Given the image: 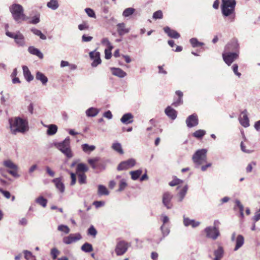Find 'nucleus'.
I'll return each instance as SVG.
<instances>
[{
	"label": "nucleus",
	"instance_id": "9d476101",
	"mask_svg": "<svg viewBox=\"0 0 260 260\" xmlns=\"http://www.w3.org/2000/svg\"><path fill=\"white\" fill-rule=\"evenodd\" d=\"M238 57V53L236 52H223L222 57L224 62L230 66Z\"/></svg>",
	"mask_w": 260,
	"mask_h": 260
},
{
	"label": "nucleus",
	"instance_id": "c756f323",
	"mask_svg": "<svg viewBox=\"0 0 260 260\" xmlns=\"http://www.w3.org/2000/svg\"><path fill=\"white\" fill-rule=\"evenodd\" d=\"M36 78L37 80L40 81L43 85H45L48 82L47 77L40 72H37Z\"/></svg>",
	"mask_w": 260,
	"mask_h": 260
},
{
	"label": "nucleus",
	"instance_id": "774afa93",
	"mask_svg": "<svg viewBox=\"0 0 260 260\" xmlns=\"http://www.w3.org/2000/svg\"><path fill=\"white\" fill-rule=\"evenodd\" d=\"M46 172L47 174L51 177H54L55 175V173L48 166H46L45 167Z\"/></svg>",
	"mask_w": 260,
	"mask_h": 260
},
{
	"label": "nucleus",
	"instance_id": "aec40b11",
	"mask_svg": "<svg viewBox=\"0 0 260 260\" xmlns=\"http://www.w3.org/2000/svg\"><path fill=\"white\" fill-rule=\"evenodd\" d=\"M165 32L170 38L174 39H178L180 37V35L176 30L171 29L169 27L166 26L164 28Z\"/></svg>",
	"mask_w": 260,
	"mask_h": 260
},
{
	"label": "nucleus",
	"instance_id": "393cba45",
	"mask_svg": "<svg viewBox=\"0 0 260 260\" xmlns=\"http://www.w3.org/2000/svg\"><path fill=\"white\" fill-rule=\"evenodd\" d=\"M236 245L234 248V251L238 250L241 248L244 243V238L242 235H238L236 238Z\"/></svg>",
	"mask_w": 260,
	"mask_h": 260
},
{
	"label": "nucleus",
	"instance_id": "4468645a",
	"mask_svg": "<svg viewBox=\"0 0 260 260\" xmlns=\"http://www.w3.org/2000/svg\"><path fill=\"white\" fill-rule=\"evenodd\" d=\"M239 120L240 124L244 127H247L249 126V120L247 115L246 110L243 111L239 117Z\"/></svg>",
	"mask_w": 260,
	"mask_h": 260
},
{
	"label": "nucleus",
	"instance_id": "69168bd1",
	"mask_svg": "<svg viewBox=\"0 0 260 260\" xmlns=\"http://www.w3.org/2000/svg\"><path fill=\"white\" fill-rule=\"evenodd\" d=\"M93 205L95 206V207L96 208H99L102 206H103L105 205V202L104 201H94L93 203Z\"/></svg>",
	"mask_w": 260,
	"mask_h": 260
},
{
	"label": "nucleus",
	"instance_id": "a19ab883",
	"mask_svg": "<svg viewBox=\"0 0 260 260\" xmlns=\"http://www.w3.org/2000/svg\"><path fill=\"white\" fill-rule=\"evenodd\" d=\"M112 148L120 154H123L124 153L121 145L119 143H114L112 145Z\"/></svg>",
	"mask_w": 260,
	"mask_h": 260
},
{
	"label": "nucleus",
	"instance_id": "f704fd0d",
	"mask_svg": "<svg viewBox=\"0 0 260 260\" xmlns=\"http://www.w3.org/2000/svg\"><path fill=\"white\" fill-rule=\"evenodd\" d=\"M131 175V178L133 180H137L142 173V170L139 169L136 171H131L129 172Z\"/></svg>",
	"mask_w": 260,
	"mask_h": 260
},
{
	"label": "nucleus",
	"instance_id": "603ef678",
	"mask_svg": "<svg viewBox=\"0 0 260 260\" xmlns=\"http://www.w3.org/2000/svg\"><path fill=\"white\" fill-rule=\"evenodd\" d=\"M86 176L84 173H80L78 175V181L80 184H85L86 183Z\"/></svg>",
	"mask_w": 260,
	"mask_h": 260
},
{
	"label": "nucleus",
	"instance_id": "864d4df0",
	"mask_svg": "<svg viewBox=\"0 0 260 260\" xmlns=\"http://www.w3.org/2000/svg\"><path fill=\"white\" fill-rule=\"evenodd\" d=\"M163 14L161 10H158L155 12L153 14V18L154 19H161L162 18Z\"/></svg>",
	"mask_w": 260,
	"mask_h": 260
},
{
	"label": "nucleus",
	"instance_id": "79ce46f5",
	"mask_svg": "<svg viewBox=\"0 0 260 260\" xmlns=\"http://www.w3.org/2000/svg\"><path fill=\"white\" fill-rule=\"evenodd\" d=\"M135 11L136 10L133 8H127L123 11L122 15L124 17H128L132 15Z\"/></svg>",
	"mask_w": 260,
	"mask_h": 260
},
{
	"label": "nucleus",
	"instance_id": "5701e85b",
	"mask_svg": "<svg viewBox=\"0 0 260 260\" xmlns=\"http://www.w3.org/2000/svg\"><path fill=\"white\" fill-rule=\"evenodd\" d=\"M52 182L54 183L56 188L61 193L64 191V185L61 182L60 178H56L52 180Z\"/></svg>",
	"mask_w": 260,
	"mask_h": 260
},
{
	"label": "nucleus",
	"instance_id": "de8ad7c7",
	"mask_svg": "<svg viewBox=\"0 0 260 260\" xmlns=\"http://www.w3.org/2000/svg\"><path fill=\"white\" fill-rule=\"evenodd\" d=\"M57 230L59 231L62 232L66 234H68L70 232V228L66 225L60 224L58 226Z\"/></svg>",
	"mask_w": 260,
	"mask_h": 260
},
{
	"label": "nucleus",
	"instance_id": "0e129e2a",
	"mask_svg": "<svg viewBox=\"0 0 260 260\" xmlns=\"http://www.w3.org/2000/svg\"><path fill=\"white\" fill-rule=\"evenodd\" d=\"M0 192L7 198L9 199L11 197V194L9 191L4 190L2 188H0Z\"/></svg>",
	"mask_w": 260,
	"mask_h": 260
},
{
	"label": "nucleus",
	"instance_id": "c85d7f7f",
	"mask_svg": "<svg viewBox=\"0 0 260 260\" xmlns=\"http://www.w3.org/2000/svg\"><path fill=\"white\" fill-rule=\"evenodd\" d=\"M23 72L24 74V76L25 79L28 81L30 82L34 79L33 76L31 75L30 72L29 71L28 68L26 66H23L22 67Z\"/></svg>",
	"mask_w": 260,
	"mask_h": 260
},
{
	"label": "nucleus",
	"instance_id": "7ed1b4c3",
	"mask_svg": "<svg viewBox=\"0 0 260 260\" xmlns=\"http://www.w3.org/2000/svg\"><path fill=\"white\" fill-rule=\"evenodd\" d=\"M235 0H222L221 11L223 15L229 17L230 22H233L235 18Z\"/></svg>",
	"mask_w": 260,
	"mask_h": 260
},
{
	"label": "nucleus",
	"instance_id": "052dcab7",
	"mask_svg": "<svg viewBox=\"0 0 260 260\" xmlns=\"http://www.w3.org/2000/svg\"><path fill=\"white\" fill-rule=\"evenodd\" d=\"M78 28L80 30L88 29L89 25L86 22H84L78 25Z\"/></svg>",
	"mask_w": 260,
	"mask_h": 260
},
{
	"label": "nucleus",
	"instance_id": "423d86ee",
	"mask_svg": "<svg viewBox=\"0 0 260 260\" xmlns=\"http://www.w3.org/2000/svg\"><path fill=\"white\" fill-rule=\"evenodd\" d=\"M4 166L8 169L7 172L12 176L18 178L20 175L18 174V166L14 164L11 160L7 159L3 161Z\"/></svg>",
	"mask_w": 260,
	"mask_h": 260
},
{
	"label": "nucleus",
	"instance_id": "8fccbe9b",
	"mask_svg": "<svg viewBox=\"0 0 260 260\" xmlns=\"http://www.w3.org/2000/svg\"><path fill=\"white\" fill-rule=\"evenodd\" d=\"M127 184L126 183V180L124 179H121L119 184V189H118V191H121L123 190L127 186Z\"/></svg>",
	"mask_w": 260,
	"mask_h": 260
},
{
	"label": "nucleus",
	"instance_id": "3c124183",
	"mask_svg": "<svg viewBox=\"0 0 260 260\" xmlns=\"http://www.w3.org/2000/svg\"><path fill=\"white\" fill-rule=\"evenodd\" d=\"M87 234L93 237H95L97 235V231L93 225H91L88 229Z\"/></svg>",
	"mask_w": 260,
	"mask_h": 260
},
{
	"label": "nucleus",
	"instance_id": "412c9836",
	"mask_svg": "<svg viewBox=\"0 0 260 260\" xmlns=\"http://www.w3.org/2000/svg\"><path fill=\"white\" fill-rule=\"evenodd\" d=\"M165 112V114L172 120L175 119L177 117V111L170 106H168L166 108Z\"/></svg>",
	"mask_w": 260,
	"mask_h": 260
},
{
	"label": "nucleus",
	"instance_id": "1a4fd4ad",
	"mask_svg": "<svg viewBox=\"0 0 260 260\" xmlns=\"http://www.w3.org/2000/svg\"><path fill=\"white\" fill-rule=\"evenodd\" d=\"M128 246V243L124 241L118 242L115 249L117 255L119 256L124 254L127 250Z\"/></svg>",
	"mask_w": 260,
	"mask_h": 260
},
{
	"label": "nucleus",
	"instance_id": "7c9ffc66",
	"mask_svg": "<svg viewBox=\"0 0 260 260\" xmlns=\"http://www.w3.org/2000/svg\"><path fill=\"white\" fill-rule=\"evenodd\" d=\"M176 94L178 96V99L172 104V105L176 107L183 104V92L180 90H177L176 91Z\"/></svg>",
	"mask_w": 260,
	"mask_h": 260
},
{
	"label": "nucleus",
	"instance_id": "2eb2a0df",
	"mask_svg": "<svg viewBox=\"0 0 260 260\" xmlns=\"http://www.w3.org/2000/svg\"><path fill=\"white\" fill-rule=\"evenodd\" d=\"M186 123L190 128L197 126L199 123L198 116L195 114L189 116L186 119Z\"/></svg>",
	"mask_w": 260,
	"mask_h": 260
},
{
	"label": "nucleus",
	"instance_id": "20e7f679",
	"mask_svg": "<svg viewBox=\"0 0 260 260\" xmlns=\"http://www.w3.org/2000/svg\"><path fill=\"white\" fill-rule=\"evenodd\" d=\"M208 150L205 148L197 150L192 156V160L196 168H199L207 161Z\"/></svg>",
	"mask_w": 260,
	"mask_h": 260
},
{
	"label": "nucleus",
	"instance_id": "4be33fe9",
	"mask_svg": "<svg viewBox=\"0 0 260 260\" xmlns=\"http://www.w3.org/2000/svg\"><path fill=\"white\" fill-rule=\"evenodd\" d=\"M117 32L119 36H123L124 34L129 32L130 29L125 27L124 23H119L117 24Z\"/></svg>",
	"mask_w": 260,
	"mask_h": 260
},
{
	"label": "nucleus",
	"instance_id": "c9c22d12",
	"mask_svg": "<svg viewBox=\"0 0 260 260\" xmlns=\"http://www.w3.org/2000/svg\"><path fill=\"white\" fill-rule=\"evenodd\" d=\"M83 151L86 153H89L93 151L95 149V146L94 145H89L87 144H84L81 146Z\"/></svg>",
	"mask_w": 260,
	"mask_h": 260
},
{
	"label": "nucleus",
	"instance_id": "6ab92c4d",
	"mask_svg": "<svg viewBox=\"0 0 260 260\" xmlns=\"http://www.w3.org/2000/svg\"><path fill=\"white\" fill-rule=\"evenodd\" d=\"M112 74L115 76L118 77L119 78H124L127 75L126 73L123 71L120 68H111Z\"/></svg>",
	"mask_w": 260,
	"mask_h": 260
},
{
	"label": "nucleus",
	"instance_id": "39448f33",
	"mask_svg": "<svg viewBox=\"0 0 260 260\" xmlns=\"http://www.w3.org/2000/svg\"><path fill=\"white\" fill-rule=\"evenodd\" d=\"M56 147L63 153L67 157H73L72 152L70 146V139L69 137H67L62 142L56 143Z\"/></svg>",
	"mask_w": 260,
	"mask_h": 260
},
{
	"label": "nucleus",
	"instance_id": "338daca9",
	"mask_svg": "<svg viewBox=\"0 0 260 260\" xmlns=\"http://www.w3.org/2000/svg\"><path fill=\"white\" fill-rule=\"evenodd\" d=\"M93 38L90 36H86L84 35L82 36V41L84 42H88L92 40Z\"/></svg>",
	"mask_w": 260,
	"mask_h": 260
},
{
	"label": "nucleus",
	"instance_id": "4d7b16f0",
	"mask_svg": "<svg viewBox=\"0 0 260 260\" xmlns=\"http://www.w3.org/2000/svg\"><path fill=\"white\" fill-rule=\"evenodd\" d=\"M102 43L103 45H106L107 46L108 48L110 49V50H112V49L113 46L111 44V43L109 42V41L108 39V38H105L103 39V40H102Z\"/></svg>",
	"mask_w": 260,
	"mask_h": 260
},
{
	"label": "nucleus",
	"instance_id": "dca6fc26",
	"mask_svg": "<svg viewBox=\"0 0 260 260\" xmlns=\"http://www.w3.org/2000/svg\"><path fill=\"white\" fill-rule=\"evenodd\" d=\"M30 16L33 15L32 16H30L29 20V23L32 24H37L40 22V13L37 11H32L30 14Z\"/></svg>",
	"mask_w": 260,
	"mask_h": 260
},
{
	"label": "nucleus",
	"instance_id": "37998d69",
	"mask_svg": "<svg viewBox=\"0 0 260 260\" xmlns=\"http://www.w3.org/2000/svg\"><path fill=\"white\" fill-rule=\"evenodd\" d=\"M235 204H236V206L234 207V209H235L236 207H237L239 209L240 215L241 217L243 218L244 217V213H243L244 207H243V205L241 204V203L240 202V201L239 200H235Z\"/></svg>",
	"mask_w": 260,
	"mask_h": 260
},
{
	"label": "nucleus",
	"instance_id": "b1692460",
	"mask_svg": "<svg viewBox=\"0 0 260 260\" xmlns=\"http://www.w3.org/2000/svg\"><path fill=\"white\" fill-rule=\"evenodd\" d=\"M134 116L131 113L124 114L120 119L122 123L124 124L131 123L133 121Z\"/></svg>",
	"mask_w": 260,
	"mask_h": 260
},
{
	"label": "nucleus",
	"instance_id": "6e6d98bb",
	"mask_svg": "<svg viewBox=\"0 0 260 260\" xmlns=\"http://www.w3.org/2000/svg\"><path fill=\"white\" fill-rule=\"evenodd\" d=\"M99 158L95 157L94 158L89 159L88 160V163L91 166L93 169H96L97 166L95 165V163L99 160Z\"/></svg>",
	"mask_w": 260,
	"mask_h": 260
},
{
	"label": "nucleus",
	"instance_id": "680f3d73",
	"mask_svg": "<svg viewBox=\"0 0 260 260\" xmlns=\"http://www.w3.org/2000/svg\"><path fill=\"white\" fill-rule=\"evenodd\" d=\"M233 71L234 74L240 77L241 75V73L238 72V66L237 64H234L232 67Z\"/></svg>",
	"mask_w": 260,
	"mask_h": 260
},
{
	"label": "nucleus",
	"instance_id": "f257e3e1",
	"mask_svg": "<svg viewBox=\"0 0 260 260\" xmlns=\"http://www.w3.org/2000/svg\"><path fill=\"white\" fill-rule=\"evenodd\" d=\"M9 122L11 132L14 135L17 133H24L28 131L27 122L19 117L9 119Z\"/></svg>",
	"mask_w": 260,
	"mask_h": 260
},
{
	"label": "nucleus",
	"instance_id": "6e6552de",
	"mask_svg": "<svg viewBox=\"0 0 260 260\" xmlns=\"http://www.w3.org/2000/svg\"><path fill=\"white\" fill-rule=\"evenodd\" d=\"M206 237L215 240L220 235L218 229L215 226H208L204 230Z\"/></svg>",
	"mask_w": 260,
	"mask_h": 260
},
{
	"label": "nucleus",
	"instance_id": "c03bdc74",
	"mask_svg": "<svg viewBox=\"0 0 260 260\" xmlns=\"http://www.w3.org/2000/svg\"><path fill=\"white\" fill-rule=\"evenodd\" d=\"M206 134V131L203 129L196 131L192 134V136L197 139H202Z\"/></svg>",
	"mask_w": 260,
	"mask_h": 260
},
{
	"label": "nucleus",
	"instance_id": "ea45409f",
	"mask_svg": "<svg viewBox=\"0 0 260 260\" xmlns=\"http://www.w3.org/2000/svg\"><path fill=\"white\" fill-rule=\"evenodd\" d=\"M47 6L48 8L53 10H56L59 7L58 3L57 0H51L47 3Z\"/></svg>",
	"mask_w": 260,
	"mask_h": 260
},
{
	"label": "nucleus",
	"instance_id": "e433bc0d",
	"mask_svg": "<svg viewBox=\"0 0 260 260\" xmlns=\"http://www.w3.org/2000/svg\"><path fill=\"white\" fill-rule=\"evenodd\" d=\"M81 249L85 252H90L93 251L92 245L89 243H85L81 247Z\"/></svg>",
	"mask_w": 260,
	"mask_h": 260
},
{
	"label": "nucleus",
	"instance_id": "f03ea898",
	"mask_svg": "<svg viewBox=\"0 0 260 260\" xmlns=\"http://www.w3.org/2000/svg\"><path fill=\"white\" fill-rule=\"evenodd\" d=\"M9 9L13 19L17 23H21L29 19V16L25 14L24 9L20 4H13L10 7Z\"/></svg>",
	"mask_w": 260,
	"mask_h": 260
},
{
	"label": "nucleus",
	"instance_id": "e2e57ef3",
	"mask_svg": "<svg viewBox=\"0 0 260 260\" xmlns=\"http://www.w3.org/2000/svg\"><path fill=\"white\" fill-rule=\"evenodd\" d=\"M252 165L253 166L256 165L255 162L252 161L251 163L249 164L246 167V170L247 173H250L252 170Z\"/></svg>",
	"mask_w": 260,
	"mask_h": 260
},
{
	"label": "nucleus",
	"instance_id": "4c0bfd02",
	"mask_svg": "<svg viewBox=\"0 0 260 260\" xmlns=\"http://www.w3.org/2000/svg\"><path fill=\"white\" fill-rule=\"evenodd\" d=\"M160 230L161 231L162 238H160L158 242H157V243H159L163 238L167 236L169 233H170V230L168 228L165 226L164 224H162L160 226Z\"/></svg>",
	"mask_w": 260,
	"mask_h": 260
},
{
	"label": "nucleus",
	"instance_id": "49530a36",
	"mask_svg": "<svg viewBox=\"0 0 260 260\" xmlns=\"http://www.w3.org/2000/svg\"><path fill=\"white\" fill-rule=\"evenodd\" d=\"M88 170V168L87 166L83 163H80L77 165V172H85Z\"/></svg>",
	"mask_w": 260,
	"mask_h": 260
},
{
	"label": "nucleus",
	"instance_id": "ddd939ff",
	"mask_svg": "<svg viewBox=\"0 0 260 260\" xmlns=\"http://www.w3.org/2000/svg\"><path fill=\"white\" fill-rule=\"evenodd\" d=\"M136 165V160L133 158L121 162L118 167V171L126 170L133 167Z\"/></svg>",
	"mask_w": 260,
	"mask_h": 260
},
{
	"label": "nucleus",
	"instance_id": "f3484780",
	"mask_svg": "<svg viewBox=\"0 0 260 260\" xmlns=\"http://www.w3.org/2000/svg\"><path fill=\"white\" fill-rule=\"evenodd\" d=\"M90 57L91 59H93L91 63V66L93 67H96L98 64L101 63V59L100 58V54L98 52H91L89 53Z\"/></svg>",
	"mask_w": 260,
	"mask_h": 260
},
{
	"label": "nucleus",
	"instance_id": "2f4dec72",
	"mask_svg": "<svg viewBox=\"0 0 260 260\" xmlns=\"http://www.w3.org/2000/svg\"><path fill=\"white\" fill-rule=\"evenodd\" d=\"M99 110L93 107H91L86 111V114L88 117H94L98 115Z\"/></svg>",
	"mask_w": 260,
	"mask_h": 260
},
{
	"label": "nucleus",
	"instance_id": "09e8293b",
	"mask_svg": "<svg viewBox=\"0 0 260 260\" xmlns=\"http://www.w3.org/2000/svg\"><path fill=\"white\" fill-rule=\"evenodd\" d=\"M190 43L193 47H197L198 46H201L204 45L203 43L199 42L196 38H191L190 39Z\"/></svg>",
	"mask_w": 260,
	"mask_h": 260
},
{
	"label": "nucleus",
	"instance_id": "58836bf2",
	"mask_svg": "<svg viewBox=\"0 0 260 260\" xmlns=\"http://www.w3.org/2000/svg\"><path fill=\"white\" fill-rule=\"evenodd\" d=\"M30 30L34 35L39 36L41 39L45 40L47 39L46 36L44 35L40 30L36 28H32Z\"/></svg>",
	"mask_w": 260,
	"mask_h": 260
},
{
	"label": "nucleus",
	"instance_id": "13d9d810",
	"mask_svg": "<svg viewBox=\"0 0 260 260\" xmlns=\"http://www.w3.org/2000/svg\"><path fill=\"white\" fill-rule=\"evenodd\" d=\"M85 11L89 17L95 18V13L92 9L90 8H86Z\"/></svg>",
	"mask_w": 260,
	"mask_h": 260
},
{
	"label": "nucleus",
	"instance_id": "bb28decb",
	"mask_svg": "<svg viewBox=\"0 0 260 260\" xmlns=\"http://www.w3.org/2000/svg\"><path fill=\"white\" fill-rule=\"evenodd\" d=\"M224 250L221 246H219L216 250L214 251L215 257L213 260H220L223 256Z\"/></svg>",
	"mask_w": 260,
	"mask_h": 260
},
{
	"label": "nucleus",
	"instance_id": "5fc2aeb1",
	"mask_svg": "<svg viewBox=\"0 0 260 260\" xmlns=\"http://www.w3.org/2000/svg\"><path fill=\"white\" fill-rule=\"evenodd\" d=\"M50 254L52 256L53 259H55L57 255L59 254V251L56 248L51 249Z\"/></svg>",
	"mask_w": 260,
	"mask_h": 260
},
{
	"label": "nucleus",
	"instance_id": "cd10ccee",
	"mask_svg": "<svg viewBox=\"0 0 260 260\" xmlns=\"http://www.w3.org/2000/svg\"><path fill=\"white\" fill-rule=\"evenodd\" d=\"M28 51L30 54L37 56L40 59H42L43 58V54L40 51V50L33 46L28 47Z\"/></svg>",
	"mask_w": 260,
	"mask_h": 260
},
{
	"label": "nucleus",
	"instance_id": "0eeeda50",
	"mask_svg": "<svg viewBox=\"0 0 260 260\" xmlns=\"http://www.w3.org/2000/svg\"><path fill=\"white\" fill-rule=\"evenodd\" d=\"M6 34L8 37L14 39L15 43L18 45L20 46H25L24 37L20 32H18L17 34H14L9 31H6Z\"/></svg>",
	"mask_w": 260,
	"mask_h": 260
},
{
	"label": "nucleus",
	"instance_id": "a211bd4d",
	"mask_svg": "<svg viewBox=\"0 0 260 260\" xmlns=\"http://www.w3.org/2000/svg\"><path fill=\"white\" fill-rule=\"evenodd\" d=\"M183 224L185 226H191L192 228H194L200 225V222L193 219H190L188 218L184 217Z\"/></svg>",
	"mask_w": 260,
	"mask_h": 260
},
{
	"label": "nucleus",
	"instance_id": "f8f14e48",
	"mask_svg": "<svg viewBox=\"0 0 260 260\" xmlns=\"http://www.w3.org/2000/svg\"><path fill=\"white\" fill-rule=\"evenodd\" d=\"M82 236L80 233L71 234L68 236L64 237L63 238V242L66 244H71L76 242L82 239Z\"/></svg>",
	"mask_w": 260,
	"mask_h": 260
},
{
	"label": "nucleus",
	"instance_id": "a18cd8bd",
	"mask_svg": "<svg viewBox=\"0 0 260 260\" xmlns=\"http://www.w3.org/2000/svg\"><path fill=\"white\" fill-rule=\"evenodd\" d=\"M36 202L43 207H45L47 203V200L42 196H40L37 198Z\"/></svg>",
	"mask_w": 260,
	"mask_h": 260
},
{
	"label": "nucleus",
	"instance_id": "bf43d9fd",
	"mask_svg": "<svg viewBox=\"0 0 260 260\" xmlns=\"http://www.w3.org/2000/svg\"><path fill=\"white\" fill-rule=\"evenodd\" d=\"M182 182V181L178 178H175L169 183V185L171 186L177 185Z\"/></svg>",
	"mask_w": 260,
	"mask_h": 260
},
{
	"label": "nucleus",
	"instance_id": "473e14b6",
	"mask_svg": "<svg viewBox=\"0 0 260 260\" xmlns=\"http://www.w3.org/2000/svg\"><path fill=\"white\" fill-rule=\"evenodd\" d=\"M47 134L49 136L54 135L57 131V126L55 124H50L47 126Z\"/></svg>",
	"mask_w": 260,
	"mask_h": 260
},
{
	"label": "nucleus",
	"instance_id": "9b49d317",
	"mask_svg": "<svg viewBox=\"0 0 260 260\" xmlns=\"http://www.w3.org/2000/svg\"><path fill=\"white\" fill-rule=\"evenodd\" d=\"M173 197V194L168 191L164 192L162 194V204L168 209H170L173 207V204L171 202Z\"/></svg>",
	"mask_w": 260,
	"mask_h": 260
},
{
	"label": "nucleus",
	"instance_id": "72a5a7b5",
	"mask_svg": "<svg viewBox=\"0 0 260 260\" xmlns=\"http://www.w3.org/2000/svg\"><path fill=\"white\" fill-rule=\"evenodd\" d=\"M98 193L99 196H107L109 194V192L105 186L99 185L98 186Z\"/></svg>",
	"mask_w": 260,
	"mask_h": 260
},
{
	"label": "nucleus",
	"instance_id": "a878e982",
	"mask_svg": "<svg viewBox=\"0 0 260 260\" xmlns=\"http://www.w3.org/2000/svg\"><path fill=\"white\" fill-rule=\"evenodd\" d=\"M187 189V185H185L180 190L179 192L177 194V200L179 202H181L182 201L186 194Z\"/></svg>",
	"mask_w": 260,
	"mask_h": 260
}]
</instances>
